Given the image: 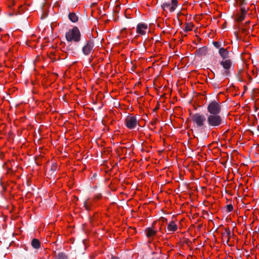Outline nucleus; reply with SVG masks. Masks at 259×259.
<instances>
[{
	"label": "nucleus",
	"instance_id": "nucleus-1",
	"mask_svg": "<svg viewBox=\"0 0 259 259\" xmlns=\"http://www.w3.org/2000/svg\"><path fill=\"white\" fill-rule=\"evenodd\" d=\"M207 123L209 127H219L225 123L224 118L220 114H207Z\"/></svg>",
	"mask_w": 259,
	"mask_h": 259
},
{
	"label": "nucleus",
	"instance_id": "nucleus-2",
	"mask_svg": "<svg viewBox=\"0 0 259 259\" xmlns=\"http://www.w3.org/2000/svg\"><path fill=\"white\" fill-rule=\"evenodd\" d=\"M65 37L68 42H78L81 39V33L76 26H74L66 33Z\"/></svg>",
	"mask_w": 259,
	"mask_h": 259
},
{
	"label": "nucleus",
	"instance_id": "nucleus-3",
	"mask_svg": "<svg viewBox=\"0 0 259 259\" xmlns=\"http://www.w3.org/2000/svg\"><path fill=\"white\" fill-rule=\"evenodd\" d=\"M191 118L197 127L202 130L206 127L205 122H207V116L206 117L204 114L195 113L192 115Z\"/></svg>",
	"mask_w": 259,
	"mask_h": 259
},
{
	"label": "nucleus",
	"instance_id": "nucleus-4",
	"mask_svg": "<svg viewBox=\"0 0 259 259\" xmlns=\"http://www.w3.org/2000/svg\"><path fill=\"white\" fill-rule=\"evenodd\" d=\"M207 110L209 114H219L222 110L221 104L213 100L208 104Z\"/></svg>",
	"mask_w": 259,
	"mask_h": 259
},
{
	"label": "nucleus",
	"instance_id": "nucleus-5",
	"mask_svg": "<svg viewBox=\"0 0 259 259\" xmlns=\"http://www.w3.org/2000/svg\"><path fill=\"white\" fill-rule=\"evenodd\" d=\"M220 63L224 69L223 74L225 76H230L231 75L230 69L233 65L232 61L230 59H226L222 60Z\"/></svg>",
	"mask_w": 259,
	"mask_h": 259
},
{
	"label": "nucleus",
	"instance_id": "nucleus-6",
	"mask_svg": "<svg viewBox=\"0 0 259 259\" xmlns=\"http://www.w3.org/2000/svg\"><path fill=\"white\" fill-rule=\"evenodd\" d=\"M178 0H171V3L169 2H164L161 6V8L165 11L167 9L169 10L170 12H173L175 11L177 7L178 6Z\"/></svg>",
	"mask_w": 259,
	"mask_h": 259
},
{
	"label": "nucleus",
	"instance_id": "nucleus-7",
	"mask_svg": "<svg viewBox=\"0 0 259 259\" xmlns=\"http://www.w3.org/2000/svg\"><path fill=\"white\" fill-rule=\"evenodd\" d=\"M94 47V42L93 40H86L85 44L82 48L83 54L85 56H88L93 50Z\"/></svg>",
	"mask_w": 259,
	"mask_h": 259
},
{
	"label": "nucleus",
	"instance_id": "nucleus-8",
	"mask_svg": "<svg viewBox=\"0 0 259 259\" xmlns=\"http://www.w3.org/2000/svg\"><path fill=\"white\" fill-rule=\"evenodd\" d=\"M125 123L126 127L130 129L134 128L138 124L136 117L127 116L125 119Z\"/></svg>",
	"mask_w": 259,
	"mask_h": 259
},
{
	"label": "nucleus",
	"instance_id": "nucleus-9",
	"mask_svg": "<svg viewBox=\"0 0 259 259\" xmlns=\"http://www.w3.org/2000/svg\"><path fill=\"white\" fill-rule=\"evenodd\" d=\"M249 8L246 9L244 7H242L240 9V12H238L236 14V18L234 20L235 21L240 23L243 21L247 14V12L248 11Z\"/></svg>",
	"mask_w": 259,
	"mask_h": 259
},
{
	"label": "nucleus",
	"instance_id": "nucleus-10",
	"mask_svg": "<svg viewBox=\"0 0 259 259\" xmlns=\"http://www.w3.org/2000/svg\"><path fill=\"white\" fill-rule=\"evenodd\" d=\"M148 28L147 24L144 23H139L138 24L136 29V32L141 35H144L146 33L145 29Z\"/></svg>",
	"mask_w": 259,
	"mask_h": 259
},
{
	"label": "nucleus",
	"instance_id": "nucleus-11",
	"mask_svg": "<svg viewBox=\"0 0 259 259\" xmlns=\"http://www.w3.org/2000/svg\"><path fill=\"white\" fill-rule=\"evenodd\" d=\"M219 54L222 58V60H226L229 57V51L227 49H225L224 48H220L219 50Z\"/></svg>",
	"mask_w": 259,
	"mask_h": 259
},
{
	"label": "nucleus",
	"instance_id": "nucleus-12",
	"mask_svg": "<svg viewBox=\"0 0 259 259\" xmlns=\"http://www.w3.org/2000/svg\"><path fill=\"white\" fill-rule=\"evenodd\" d=\"M207 52V48L206 47L200 48L196 51V54L199 56L205 55Z\"/></svg>",
	"mask_w": 259,
	"mask_h": 259
},
{
	"label": "nucleus",
	"instance_id": "nucleus-13",
	"mask_svg": "<svg viewBox=\"0 0 259 259\" xmlns=\"http://www.w3.org/2000/svg\"><path fill=\"white\" fill-rule=\"evenodd\" d=\"M145 232H146V236L148 238L153 237V236L155 235L157 233L156 231L150 227L147 228L146 229Z\"/></svg>",
	"mask_w": 259,
	"mask_h": 259
},
{
	"label": "nucleus",
	"instance_id": "nucleus-14",
	"mask_svg": "<svg viewBox=\"0 0 259 259\" xmlns=\"http://www.w3.org/2000/svg\"><path fill=\"white\" fill-rule=\"evenodd\" d=\"M177 229V225L175 224L174 221H171L167 226V230L168 231L175 232Z\"/></svg>",
	"mask_w": 259,
	"mask_h": 259
},
{
	"label": "nucleus",
	"instance_id": "nucleus-15",
	"mask_svg": "<svg viewBox=\"0 0 259 259\" xmlns=\"http://www.w3.org/2000/svg\"><path fill=\"white\" fill-rule=\"evenodd\" d=\"M31 244L35 249H38L40 246V243L39 241L36 238H33L32 240Z\"/></svg>",
	"mask_w": 259,
	"mask_h": 259
},
{
	"label": "nucleus",
	"instance_id": "nucleus-16",
	"mask_svg": "<svg viewBox=\"0 0 259 259\" xmlns=\"http://www.w3.org/2000/svg\"><path fill=\"white\" fill-rule=\"evenodd\" d=\"M68 18L73 23H75L78 21V17L74 13H69L68 15Z\"/></svg>",
	"mask_w": 259,
	"mask_h": 259
},
{
	"label": "nucleus",
	"instance_id": "nucleus-17",
	"mask_svg": "<svg viewBox=\"0 0 259 259\" xmlns=\"http://www.w3.org/2000/svg\"><path fill=\"white\" fill-rule=\"evenodd\" d=\"M54 259H68L67 255L63 252L59 253Z\"/></svg>",
	"mask_w": 259,
	"mask_h": 259
},
{
	"label": "nucleus",
	"instance_id": "nucleus-18",
	"mask_svg": "<svg viewBox=\"0 0 259 259\" xmlns=\"http://www.w3.org/2000/svg\"><path fill=\"white\" fill-rule=\"evenodd\" d=\"M194 25L192 24V23H186V27H185V28L184 29V30L186 31V32H187V31H191L192 30V28L194 27Z\"/></svg>",
	"mask_w": 259,
	"mask_h": 259
},
{
	"label": "nucleus",
	"instance_id": "nucleus-19",
	"mask_svg": "<svg viewBox=\"0 0 259 259\" xmlns=\"http://www.w3.org/2000/svg\"><path fill=\"white\" fill-rule=\"evenodd\" d=\"M237 5L242 8L243 6L246 5L247 4L246 0H236Z\"/></svg>",
	"mask_w": 259,
	"mask_h": 259
},
{
	"label": "nucleus",
	"instance_id": "nucleus-20",
	"mask_svg": "<svg viewBox=\"0 0 259 259\" xmlns=\"http://www.w3.org/2000/svg\"><path fill=\"white\" fill-rule=\"evenodd\" d=\"M237 28L240 30L243 34H247L249 33L247 28L241 27L240 26H237Z\"/></svg>",
	"mask_w": 259,
	"mask_h": 259
},
{
	"label": "nucleus",
	"instance_id": "nucleus-21",
	"mask_svg": "<svg viewBox=\"0 0 259 259\" xmlns=\"http://www.w3.org/2000/svg\"><path fill=\"white\" fill-rule=\"evenodd\" d=\"M225 231L226 232V235H227V236H228V239L226 241L227 244H228L229 241V239L231 237V231L229 230V229H228V228H225Z\"/></svg>",
	"mask_w": 259,
	"mask_h": 259
},
{
	"label": "nucleus",
	"instance_id": "nucleus-22",
	"mask_svg": "<svg viewBox=\"0 0 259 259\" xmlns=\"http://www.w3.org/2000/svg\"><path fill=\"white\" fill-rule=\"evenodd\" d=\"M212 44L214 46V47L217 49L222 48L221 47V43L219 41H213Z\"/></svg>",
	"mask_w": 259,
	"mask_h": 259
},
{
	"label": "nucleus",
	"instance_id": "nucleus-23",
	"mask_svg": "<svg viewBox=\"0 0 259 259\" xmlns=\"http://www.w3.org/2000/svg\"><path fill=\"white\" fill-rule=\"evenodd\" d=\"M57 165L55 163H54L53 164H52V165L50 168V170L51 171H52L53 172H54L55 171L57 170Z\"/></svg>",
	"mask_w": 259,
	"mask_h": 259
},
{
	"label": "nucleus",
	"instance_id": "nucleus-24",
	"mask_svg": "<svg viewBox=\"0 0 259 259\" xmlns=\"http://www.w3.org/2000/svg\"><path fill=\"white\" fill-rule=\"evenodd\" d=\"M228 212L231 211L233 209V206L232 204H228L226 206Z\"/></svg>",
	"mask_w": 259,
	"mask_h": 259
},
{
	"label": "nucleus",
	"instance_id": "nucleus-25",
	"mask_svg": "<svg viewBox=\"0 0 259 259\" xmlns=\"http://www.w3.org/2000/svg\"><path fill=\"white\" fill-rule=\"evenodd\" d=\"M159 221L161 222L162 223H165L167 222V219L164 217H161L159 219Z\"/></svg>",
	"mask_w": 259,
	"mask_h": 259
},
{
	"label": "nucleus",
	"instance_id": "nucleus-26",
	"mask_svg": "<svg viewBox=\"0 0 259 259\" xmlns=\"http://www.w3.org/2000/svg\"><path fill=\"white\" fill-rule=\"evenodd\" d=\"M84 206L85 207L87 210H90V207L87 204V201H84Z\"/></svg>",
	"mask_w": 259,
	"mask_h": 259
},
{
	"label": "nucleus",
	"instance_id": "nucleus-27",
	"mask_svg": "<svg viewBox=\"0 0 259 259\" xmlns=\"http://www.w3.org/2000/svg\"><path fill=\"white\" fill-rule=\"evenodd\" d=\"M250 23V21H246L243 25V26L244 27H245V28H247V26L248 25H249V24Z\"/></svg>",
	"mask_w": 259,
	"mask_h": 259
},
{
	"label": "nucleus",
	"instance_id": "nucleus-28",
	"mask_svg": "<svg viewBox=\"0 0 259 259\" xmlns=\"http://www.w3.org/2000/svg\"><path fill=\"white\" fill-rule=\"evenodd\" d=\"M68 50H70V51H73V49H72V47L71 46V45H69L68 47Z\"/></svg>",
	"mask_w": 259,
	"mask_h": 259
},
{
	"label": "nucleus",
	"instance_id": "nucleus-29",
	"mask_svg": "<svg viewBox=\"0 0 259 259\" xmlns=\"http://www.w3.org/2000/svg\"><path fill=\"white\" fill-rule=\"evenodd\" d=\"M101 197V195L100 194H98L97 195V196H96V198L98 199H99Z\"/></svg>",
	"mask_w": 259,
	"mask_h": 259
},
{
	"label": "nucleus",
	"instance_id": "nucleus-30",
	"mask_svg": "<svg viewBox=\"0 0 259 259\" xmlns=\"http://www.w3.org/2000/svg\"><path fill=\"white\" fill-rule=\"evenodd\" d=\"M234 34L235 35V36H236V37L237 39H238V32H236V31H235V32H234Z\"/></svg>",
	"mask_w": 259,
	"mask_h": 259
},
{
	"label": "nucleus",
	"instance_id": "nucleus-31",
	"mask_svg": "<svg viewBox=\"0 0 259 259\" xmlns=\"http://www.w3.org/2000/svg\"><path fill=\"white\" fill-rule=\"evenodd\" d=\"M156 120H155L154 121H153L151 122V124L154 125L156 124Z\"/></svg>",
	"mask_w": 259,
	"mask_h": 259
},
{
	"label": "nucleus",
	"instance_id": "nucleus-32",
	"mask_svg": "<svg viewBox=\"0 0 259 259\" xmlns=\"http://www.w3.org/2000/svg\"><path fill=\"white\" fill-rule=\"evenodd\" d=\"M222 235L223 237H225L226 236V232H225L224 233H222Z\"/></svg>",
	"mask_w": 259,
	"mask_h": 259
},
{
	"label": "nucleus",
	"instance_id": "nucleus-33",
	"mask_svg": "<svg viewBox=\"0 0 259 259\" xmlns=\"http://www.w3.org/2000/svg\"><path fill=\"white\" fill-rule=\"evenodd\" d=\"M112 258H113V259H119V257L112 255Z\"/></svg>",
	"mask_w": 259,
	"mask_h": 259
},
{
	"label": "nucleus",
	"instance_id": "nucleus-34",
	"mask_svg": "<svg viewBox=\"0 0 259 259\" xmlns=\"http://www.w3.org/2000/svg\"><path fill=\"white\" fill-rule=\"evenodd\" d=\"M208 137V135H206V134H205L203 139L207 138Z\"/></svg>",
	"mask_w": 259,
	"mask_h": 259
},
{
	"label": "nucleus",
	"instance_id": "nucleus-35",
	"mask_svg": "<svg viewBox=\"0 0 259 259\" xmlns=\"http://www.w3.org/2000/svg\"><path fill=\"white\" fill-rule=\"evenodd\" d=\"M97 176V174L96 173H95V174L93 175V178H96Z\"/></svg>",
	"mask_w": 259,
	"mask_h": 259
},
{
	"label": "nucleus",
	"instance_id": "nucleus-36",
	"mask_svg": "<svg viewBox=\"0 0 259 259\" xmlns=\"http://www.w3.org/2000/svg\"><path fill=\"white\" fill-rule=\"evenodd\" d=\"M92 36V34L90 33L89 37L90 38H91Z\"/></svg>",
	"mask_w": 259,
	"mask_h": 259
},
{
	"label": "nucleus",
	"instance_id": "nucleus-37",
	"mask_svg": "<svg viewBox=\"0 0 259 259\" xmlns=\"http://www.w3.org/2000/svg\"><path fill=\"white\" fill-rule=\"evenodd\" d=\"M224 27H226V23H225L223 25Z\"/></svg>",
	"mask_w": 259,
	"mask_h": 259
},
{
	"label": "nucleus",
	"instance_id": "nucleus-38",
	"mask_svg": "<svg viewBox=\"0 0 259 259\" xmlns=\"http://www.w3.org/2000/svg\"><path fill=\"white\" fill-rule=\"evenodd\" d=\"M244 90H245V91L247 90V87H244Z\"/></svg>",
	"mask_w": 259,
	"mask_h": 259
},
{
	"label": "nucleus",
	"instance_id": "nucleus-39",
	"mask_svg": "<svg viewBox=\"0 0 259 259\" xmlns=\"http://www.w3.org/2000/svg\"><path fill=\"white\" fill-rule=\"evenodd\" d=\"M155 224V222H153V225Z\"/></svg>",
	"mask_w": 259,
	"mask_h": 259
}]
</instances>
